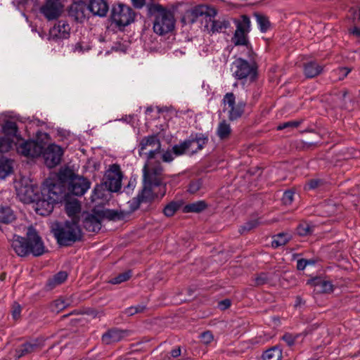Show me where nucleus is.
I'll return each instance as SVG.
<instances>
[{
  "label": "nucleus",
  "mask_w": 360,
  "mask_h": 360,
  "mask_svg": "<svg viewBox=\"0 0 360 360\" xmlns=\"http://www.w3.org/2000/svg\"><path fill=\"white\" fill-rule=\"evenodd\" d=\"M160 148L161 143L156 135L148 136L141 141L139 149V155L147 157V162L143 168V171L155 169V172L162 173L161 164L155 160L160 153Z\"/></svg>",
  "instance_id": "obj_3"
},
{
  "label": "nucleus",
  "mask_w": 360,
  "mask_h": 360,
  "mask_svg": "<svg viewBox=\"0 0 360 360\" xmlns=\"http://www.w3.org/2000/svg\"><path fill=\"white\" fill-rule=\"evenodd\" d=\"M11 148V141L6 137H0V152H8Z\"/></svg>",
  "instance_id": "obj_44"
},
{
  "label": "nucleus",
  "mask_w": 360,
  "mask_h": 360,
  "mask_svg": "<svg viewBox=\"0 0 360 360\" xmlns=\"http://www.w3.org/2000/svg\"><path fill=\"white\" fill-rule=\"evenodd\" d=\"M135 14L128 6L122 4H115L111 10V19L119 27H125L134 20Z\"/></svg>",
  "instance_id": "obj_10"
},
{
  "label": "nucleus",
  "mask_w": 360,
  "mask_h": 360,
  "mask_svg": "<svg viewBox=\"0 0 360 360\" xmlns=\"http://www.w3.org/2000/svg\"><path fill=\"white\" fill-rule=\"evenodd\" d=\"M135 185H136V181L135 180H130L129 181V184H128L127 188H125L127 192H129L130 191L134 190V188L135 187Z\"/></svg>",
  "instance_id": "obj_63"
},
{
  "label": "nucleus",
  "mask_w": 360,
  "mask_h": 360,
  "mask_svg": "<svg viewBox=\"0 0 360 360\" xmlns=\"http://www.w3.org/2000/svg\"><path fill=\"white\" fill-rule=\"evenodd\" d=\"M69 304L70 302L68 300L64 298H59L54 300L50 304V309L54 313H58L65 309Z\"/></svg>",
  "instance_id": "obj_35"
},
{
  "label": "nucleus",
  "mask_w": 360,
  "mask_h": 360,
  "mask_svg": "<svg viewBox=\"0 0 360 360\" xmlns=\"http://www.w3.org/2000/svg\"><path fill=\"white\" fill-rule=\"evenodd\" d=\"M62 8L63 5L60 2L46 1V2L40 8V12L48 20H52L60 16Z\"/></svg>",
  "instance_id": "obj_18"
},
{
  "label": "nucleus",
  "mask_w": 360,
  "mask_h": 360,
  "mask_svg": "<svg viewBox=\"0 0 360 360\" xmlns=\"http://www.w3.org/2000/svg\"><path fill=\"white\" fill-rule=\"evenodd\" d=\"M231 133L230 124L226 120L219 122L217 128V135L220 139H228Z\"/></svg>",
  "instance_id": "obj_28"
},
{
  "label": "nucleus",
  "mask_w": 360,
  "mask_h": 360,
  "mask_svg": "<svg viewBox=\"0 0 360 360\" xmlns=\"http://www.w3.org/2000/svg\"><path fill=\"white\" fill-rule=\"evenodd\" d=\"M143 309V307L140 305H138L136 307H130L126 309L125 313L128 316H133L138 312L142 311Z\"/></svg>",
  "instance_id": "obj_53"
},
{
  "label": "nucleus",
  "mask_w": 360,
  "mask_h": 360,
  "mask_svg": "<svg viewBox=\"0 0 360 360\" xmlns=\"http://www.w3.org/2000/svg\"><path fill=\"white\" fill-rule=\"evenodd\" d=\"M101 217L98 210L94 209L92 214H86L83 224L84 229L89 232H97L101 227Z\"/></svg>",
  "instance_id": "obj_19"
},
{
  "label": "nucleus",
  "mask_w": 360,
  "mask_h": 360,
  "mask_svg": "<svg viewBox=\"0 0 360 360\" xmlns=\"http://www.w3.org/2000/svg\"><path fill=\"white\" fill-rule=\"evenodd\" d=\"M201 185L202 184L200 180L193 181L189 184L188 191L191 193H195L200 190Z\"/></svg>",
  "instance_id": "obj_52"
},
{
  "label": "nucleus",
  "mask_w": 360,
  "mask_h": 360,
  "mask_svg": "<svg viewBox=\"0 0 360 360\" xmlns=\"http://www.w3.org/2000/svg\"><path fill=\"white\" fill-rule=\"evenodd\" d=\"M53 233L60 245L68 246L79 241L82 238V230L78 222L73 219L65 223H56L53 227Z\"/></svg>",
  "instance_id": "obj_4"
},
{
  "label": "nucleus",
  "mask_w": 360,
  "mask_h": 360,
  "mask_svg": "<svg viewBox=\"0 0 360 360\" xmlns=\"http://www.w3.org/2000/svg\"><path fill=\"white\" fill-rule=\"evenodd\" d=\"M290 236L288 233H278L273 237L271 245L273 248L284 245L290 240Z\"/></svg>",
  "instance_id": "obj_36"
},
{
  "label": "nucleus",
  "mask_w": 360,
  "mask_h": 360,
  "mask_svg": "<svg viewBox=\"0 0 360 360\" xmlns=\"http://www.w3.org/2000/svg\"><path fill=\"white\" fill-rule=\"evenodd\" d=\"M70 33V25L64 21H58L49 30V39L58 41L69 38Z\"/></svg>",
  "instance_id": "obj_16"
},
{
  "label": "nucleus",
  "mask_w": 360,
  "mask_h": 360,
  "mask_svg": "<svg viewBox=\"0 0 360 360\" xmlns=\"http://www.w3.org/2000/svg\"><path fill=\"white\" fill-rule=\"evenodd\" d=\"M103 195V188L101 186H97L93 191V193L91 197V201L95 202L98 199L102 198Z\"/></svg>",
  "instance_id": "obj_50"
},
{
  "label": "nucleus",
  "mask_w": 360,
  "mask_h": 360,
  "mask_svg": "<svg viewBox=\"0 0 360 360\" xmlns=\"http://www.w3.org/2000/svg\"><path fill=\"white\" fill-rule=\"evenodd\" d=\"M349 32L354 35H356L357 37L360 36V28L354 27L352 30H349Z\"/></svg>",
  "instance_id": "obj_64"
},
{
  "label": "nucleus",
  "mask_w": 360,
  "mask_h": 360,
  "mask_svg": "<svg viewBox=\"0 0 360 360\" xmlns=\"http://www.w3.org/2000/svg\"><path fill=\"white\" fill-rule=\"evenodd\" d=\"M319 183H320L319 180L312 179L308 182L307 186L309 189H314L319 186Z\"/></svg>",
  "instance_id": "obj_60"
},
{
  "label": "nucleus",
  "mask_w": 360,
  "mask_h": 360,
  "mask_svg": "<svg viewBox=\"0 0 360 360\" xmlns=\"http://www.w3.org/2000/svg\"><path fill=\"white\" fill-rule=\"evenodd\" d=\"M11 247L15 253L20 257H25L29 255V240L23 237L14 235L11 240Z\"/></svg>",
  "instance_id": "obj_20"
},
{
  "label": "nucleus",
  "mask_w": 360,
  "mask_h": 360,
  "mask_svg": "<svg viewBox=\"0 0 360 360\" xmlns=\"http://www.w3.org/2000/svg\"><path fill=\"white\" fill-rule=\"evenodd\" d=\"M257 22L262 32H265L269 27L270 23L269 20L263 15H257Z\"/></svg>",
  "instance_id": "obj_41"
},
{
  "label": "nucleus",
  "mask_w": 360,
  "mask_h": 360,
  "mask_svg": "<svg viewBox=\"0 0 360 360\" xmlns=\"http://www.w3.org/2000/svg\"><path fill=\"white\" fill-rule=\"evenodd\" d=\"M269 280L268 276L264 274H260L255 278V283L258 285H263Z\"/></svg>",
  "instance_id": "obj_55"
},
{
  "label": "nucleus",
  "mask_w": 360,
  "mask_h": 360,
  "mask_svg": "<svg viewBox=\"0 0 360 360\" xmlns=\"http://www.w3.org/2000/svg\"><path fill=\"white\" fill-rule=\"evenodd\" d=\"M3 130L7 134L15 136L18 131V127L15 122L8 121L4 124Z\"/></svg>",
  "instance_id": "obj_40"
},
{
  "label": "nucleus",
  "mask_w": 360,
  "mask_h": 360,
  "mask_svg": "<svg viewBox=\"0 0 360 360\" xmlns=\"http://www.w3.org/2000/svg\"><path fill=\"white\" fill-rule=\"evenodd\" d=\"M350 12L354 20H360V8H353L350 10Z\"/></svg>",
  "instance_id": "obj_56"
},
{
  "label": "nucleus",
  "mask_w": 360,
  "mask_h": 360,
  "mask_svg": "<svg viewBox=\"0 0 360 360\" xmlns=\"http://www.w3.org/2000/svg\"><path fill=\"white\" fill-rule=\"evenodd\" d=\"M258 224L259 221L257 219L249 221L244 226H241L240 232L243 233L246 231H250L251 229L255 228Z\"/></svg>",
  "instance_id": "obj_46"
},
{
  "label": "nucleus",
  "mask_w": 360,
  "mask_h": 360,
  "mask_svg": "<svg viewBox=\"0 0 360 360\" xmlns=\"http://www.w3.org/2000/svg\"><path fill=\"white\" fill-rule=\"evenodd\" d=\"M192 14L195 17L205 16L206 27L212 33L221 32L230 26V22L224 18L213 19L217 14L215 8L207 5H198L192 10Z\"/></svg>",
  "instance_id": "obj_6"
},
{
  "label": "nucleus",
  "mask_w": 360,
  "mask_h": 360,
  "mask_svg": "<svg viewBox=\"0 0 360 360\" xmlns=\"http://www.w3.org/2000/svg\"><path fill=\"white\" fill-rule=\"evenodd\" d=\"M294 193L291 191H286L283 195L282 200L284 204L290 205L293 200Z\"/></svg>",
  "instance_id": "obj_51"
},
{
  "label": "nucleus",
  "mask_w": 360,
  "mask_h": 360,
  "mask_svg": "<svg viewBox=\"0 0 360 360\" xmlns=\"http://www.w3.org/2000/svg\"><path fill=\"white\" fill-rule=\"evenodd\" d=\"M131 276V274L130 271L123 272V273L119 274L118 276H115V278H113L110 281V283L112 284L121 283L122 282H124V281L129 280Z\"/></svg>",
  "instance_id": "obj_42"
},
{
  "label": "nucleus",
  "mask_w": 360,
  "mask_h": 360,
  "mask_svg": "<svg viewBox=\"0 0 360 360\" xmlns=\"http://www.w3.org/2000/svg\"><path fill=\"white\" fill-rule=\"evenodd\" d=\"M206 208V203L203 200L196 201L193 203L188 204L184 207L183 212L184 213L189 212H200Z\"/></svg>",
  "instance_id": "obj_31"
},
{
  "label": "nucleus",
  "mask_w": 360,
  "mask_h": 360,
  "mask_svg": "<svg viewBox=\"0 0 360 360\" xmlns=\"http://www.w3.org/2000/svg\"><path fill=\"white\" fill-rule=\"evenodd\" d=\"M80 210L81 206L77 199H72L71 200H66L65 210L68 216L75 217L80 212Z\"/></svg>",
  "instance_id": "obj_30"
},
{
  "label": "nucleus",
  "mask_w": 360,
  "mask_h": 360,
  "mask_svg": "<svg viewBox=\"0 0 360 360\" xmlns=\"http://www.w3.org/2000/svg\"><path fill=\"white\" fill-rule=\"evenodd\" d=\"M192 142L189 140H185L179 144L175 145L172 148L173 153L175 155H181L186 153H191V147Z\"/></svg>",
  "instance_id": "obj_33"
},
{
  "label": "nucleus",
  "mask_w": 360,
  "mask_h": 360,
  "mask_svg": "<svg viewBox=\"0 0 360 360\" xmlns=\"http://www.w3.org/2000/svg\"><path fill=\"white\" fill-rule=\"evenodd\" d=\"M231 70L233 75L238 79L250 78L254 80L257 75L255 65L240 58L233 62Z\"/></svg>",
  "instance_id": "obj_11"
},
{
  "label": "nucleus",
  "mask_w": 360,
  "mask_h": 360,
  "mask_svg": "<svg viewBox=\"0 0 360 360\" xmlns=\"http://www.w3.org/2000/svg\"><path fill=\"white\" fill-rule=\"evenodd\" d=\"M250 31V20L247 15H243L240 20L236 21V30L232 37L236 46H243L250 53L251 49L248 46L247 34Z\"/></svg>",
  "instance_id": "obj_9"
},
{
  "label": "nucleus",
  "mask_w": 360,
  "mask_h": 360,
  "mask_svg": "<svg viewBox=\"0 0 360 360\" xmlns=\"http://www.w3.org/2000/svg\"><path fill=\"white\" fill-rule=\"evenodd\" d=\"M38 186L29 179H23L16 186L17 195L25 203L34 202L39 193Z\"/></svg>",
  "instance_id": "obj_12"
},
{
  "label": "nucleus",
  "mask_w": 360,
  "mask_h": 360,
  "mask_svg": "<svg viewBox=\"0 0 360 360\" xmlns=\"http://www.w3.org/2000/svg\"><path fill=\"white\" fill-rule=\"evenodd\" d=\"M42 198L36 200L34 208L41 216H47L52 212L54 205L64 198L63 186L56 184L53 179H46L41 190Z\"/></svg>",
  "instance_id": "obj_1"
},
{
  "label": "nucleus",
  "mask_w": 360,
  "mask_h": 360,
  "mask_svg": "<svg viewBox=\"0 0 360 360\" xmlns=\"http://www.w3.org/2000/svg\"><path fill=\"white\" fill-rule=\"evenodd\" d=\"M182 203L181 202H171L164 208V214L167 217H172L181 207Z\"/></svg>",
  "instance_id": "obj_39"
},
{
  "label": "nucleus",
  "mask_w": 360,
  "mask_h": 360,
  "mask_svg": "<svg viewBox=\"0 0 360 360\" xmlns=\"http://www.w3.org/2000/svg\"><path fill=\"white\" fill-rule=\"evenodd\" d=\"M101 219H107L109 220H115L120 219V215L117 212L108 210V209H101L98 210Z\"/></svg>",
  "instance_id": "obj_38"
},
{
  "label": "nucleus",
  "mask_w": 360,
  "mask_h": 360,
  "mask_svg": "<svg viewBox=\"0 0 360 360\" xmlns=\"http://www.w3.org/2000/svg\"><path fill=\"white\" fill-rule=\"evenodd\" d=\"M313 283L319 292L328 293L333 291V285L330 281L316 278L313 281Z\"/></svg>",
  "instance_id": "obj_27"
},
{
  "label": "nucleus",
  "mask_w": 360,
  "mask_h": 360,
  "mask_svg": "<svg viewBox=\"0 0 360 360\" xmlns=\"http://www.w3.org/2000/svg\"><path fill=\"white\" fill-rule=\"evenodd\" d=\"M12 172L11 162L5 158H0V179H4Z\"/></svg>",
  "instance_id": "obj_32"
},
{
  "label": "nucleus",
  "mask_w": 360,
  "mask_h": 360,
  "mask_svg": "<svg viewBox=\"0 0 360 360\" xmlns=\"http://www.w3.org/2000/svg\"><path fill=\"white\" fill-rule=\"evenodd\" d=\"M133 6L137 8H141L146 4V0H131Z\"/></svg>",
  "instance_id": "obj_59"
},
{
  "label": "nucleus",
  "mask_w": 360,
  "mask_h": 360,
  "mask_svg": "<svg viewBox=\"0 0 360 360\" xmlns=\"http://www.w3.org/2000/svg\"><path fill=\"white\" fill-rule=\"evenodd\" d=\"M54 181L56 184H61L64 191L67 186L69 193L77 196L83 195L90 188L88 180L75 175L71 170L60 172L58 179H54Z\"/></svg>",
  "instance_id": "obj_5"
},
{
  "label": "nucleus",
  "mask_w": 360,
  "mask_h": 360,
  "mask_svg": "<svg viewBox=\"0 0 360 360\" xmlns=\"http://www.w3.org/2000/svg\"><path fill=\"white\" fill-rule=\"evenodd\" d=\"M27 240H29V254L34 256H40L45 252V247L41 238L39 236L36 231L30 227L27 233Z\"/></svg>",
  "instance_id": "obj_15"
},
{
  "label": "nucleus",
  "mask_w": 360,
  "mask_h": 360,
  "mask_svg": "<svg viewBox=\"0 0 360 360\" xmlns=\"http://www.w3.org/2000/svg\"><path fill=\"white\" fill-rule=\"evenodd\" d=\"M129 335V332L117 328L109 330L102 336V341L106 345H110L122 340Z\"/></svg>",
  "instance_id": "obj_21"
},
{
  "label": "nucleus",
  "mask_w": 360,
  "mask_h": 360,
  "mask_svg": "<svg viewBox=\"0 0 360 360\" xmlns=\"http://www.w3.org/2000/svg\"><path fill=\"white\" fill-rule=\"evenodd\" d=\"M219 307L221 309H226L227 308H229L231 305V302L230 300H224L223 301H221L219 303Z\"/></svg>",
  "instance_id": "obj_62"
},
{
  "label": "nucleus",
  "mask_w": 360,
  "mask_h": 360,
  "mask_svg": "<svg viewBox=\"0 0 360 360\" xmlns=\"http://www.w3.org/2000/svg\"><path fill=\"white\" fill-rule=\"evenodd\" d=\"M21 312V307L19 304H15L12 311V315L14 319H18Z\"/></svg>",
  "instance_id": "obj_57"
},
{
  "label": "nucleus",
  "mask_w": 360,
  "mask_h": 360,
  "mask_svg": "<svg viewBox=\"0 0 360 360\" xmlns=\"http://www.w3.org/2000/svg\"><path fill=\"white\" fill-rule=\"evenodd\" d=\"M350 71L351 70L348 68H339L332 72L331 77L333 80H342L347 76Z\"/></svg>",
  "instance_id": "obj_37"
},
{
  "label": "nucleus",
  "mask_w": 360,
  "mask_h": 360,
  "mask_svg": "<svg viewBox=\"0 0 360 360\" xmlns=\"http://www.w3.org/2000/svg\"><path fill=\"white\" fill-rule=\"evenodd\" d=\"M307 266V259H301L297 262V268L298 270H304Z\"/></svg>",
  "instance_id": "obj_58"
},
{
  "label": "nucleus",
  "mask_w": 360,
  "mask_h": 360,
  "mask_svg": "<svg viewBox=\"0 0 360 360\" xmlns=\"http://www.w3.org/2000/svg\"><path fill=\"white\" fill-rule=\"evenodd\" d=\"M192 142L191 153L193 154L201 150L208 142V136L203 134H196L194 137L188 139Z\"/></svg>",
  "instance_id": "obj_24"
},
{
  "label": "nucleus",
  "mask_w": 360,
  "mask_h": 360,
  "mask_svg": "<svg viewBox=\"0 0 360 360\" xmlns=\"http://www.w3.org/2000/svg\"><path fill=\"white\" fill-rule=\"evenodd\" d=\"M67 278L68 274L65 271H60L48 281L46 286L51 290L65 282Z\"/></svg>",
  "instance_id": "obj_26"
},
{
  "label": "nucleus",
  "mask_w": 360,
  "mask_h": 360,
  "mask_svg": "<svg viewBox=\"0 0 360 360\" xmlns=\"http://www.w3.org/2000/svg\"><path fill=\"white\" fill-rule=\"evenodd\" d=\"M282 350L278 347H273L266 350L262 354L263 360H281Z\"/></svg>",
  "instance_id": "obj_29"
},
{
  "label": "nucleus",
  "mask_w": 360,
  "mask_h": 360,
  "mask_svg": "<svg viewBox=\"0 0 360 360\" xmlns=\"http://www.w3.org/2000/svg\"><path fill=\"white\" fill-rule=\"evenodd\" d=\"M105 186L112 192L118 191L122 187V173L119 165L113 164L106 171Z\"/></svg>",
  "instance_id": "obj_13"
},
{
  "label": "nucleus",
  "mask_w": 360,
  "mask_h": 360,
  "mask_svg": "<svg viewBox=\"0 0 360 360\" xmlns=\"http://www.w3.org/2000/svg\"><path fill=\"white\" fill-rule=\"evenodd\" d=\"M200 340L205 345H209L214 340V336L210 331H205L200 334Z\"/></svg>",
  "instance_id": "obj_45"
},
{
  "label": "nucleus",
  "mask_w": 360,
  "mask_h": 360,
  "mask_svg": "<svg viewBox=\"0 0 360 360\" xmlns=\"http://www.w3.org/2000/svg\"><path fill=\"white\" fill-rule=\"evenodd\" d=\"M153 31L158 35H164L173 31L175 19L172 12L160 5L154 8Z\"/></svg>",
  "instance_id": "obj_7"
},
{
  "label": "nucleus",
  "mask_w": 360,
  "mask_h": 360,
  "mask_svg": "<svg viewBox=\"0 0 360 360\" xmlns=\"http://www.w3.org/2000/svg\"><path fill=\"white\" fill-rule=\"evenodd\" d=\"M311 231V226L307 224H300L297 227V233L300 236H307L309 234Z\"/></svg>",
  "instance_id": "obj_48"
},
{
  "label": "nucleus",
  "mask_w": 360,
  "mask_h": 360,
  "mask_svg": "<svg viewBox=\"0 0 360 360\" xmlns=\"http://www.w3.org/2000/svg\"><path fill=\"white\" fill-rule=\"evenodd\" d=\"M90 49V46L86 43L84 41L77 42L75 45L72 46V51L75 53H83L85 51H87Z\"/></svg>",
  "instance_id": "obj_43"
},
{
  "label": "nucleus",
  "mask_w": 360,
  "mask_h": 360,
  "mask_svg": "<svg viewBox=\"0 0 360 360\" xmlns=\"http://www.w3.org/2000/svg\"><path fill=\"white\" fill-rule=\"evenodd\" d=\"M89 10L94 15L104 17L108 11V4L105 0H89Z\"/></svg>",
  "instance_id": "obj_22"
},
{
  "label": "nucleus",
  "mask_w": 360,
  "mask_h": 360,
  "mask_svg": "<svg viewBox=\"0 0 360 360\" xmlns=\"http://www.w3.org/2000/svg\"><path fill=\"white\" fill-rule=\"evenodd\" d=\"M223 110L227 113L231 121L240 118L245 110L246 102L243 100L236 101V97L233 93H226L222 100Z\"/></svg>",
  "instance_id": "obj_8"
},
{
  "label": "nucleus",
  "mask_w": 360,
  "mask_h": 360,
  "mask_svg": "<svg viewBox=\"0 0 360 360\" xmlns=\"http://www.w3.org/2000/svg\"><path fill=\"white\" fill-rule=\"evenodd\" d=\"M15 219L13 211L8 207H0V222L1 223H9Z\"/></svg>",
  "instance_id": "obj_34"
},
{
  "label": "nucleus",
  "mask_w": 360,
  "mask_h": 360,
  "mask_svg": "<svg viewBox=\"0 0 360 360\" xmlns=\"http://www.w3.org/2000/svg\"><path fill=\"white\" fill-rule=\"evenodd\" d=\"M46 165L52 168L58 165L63 154L62 148L56 144H50L42 153Z\"/></svg>",
  "instance_id": "obj_14"
},
{
  "label": "nucleus",
  "mask_w": 360,
  "mask_h": 360,
  "mask_svg": "<svg viewBox=\"0 0 360 360\" xmlns=\"http://www.w3.org/2000/svg\"><path fill=\"white\" fill-rule=\"evenodd\" d=\"M155 169H147L143 173V188L131 203H134V210L137 209L143 202H148L159 196L162 198L166 192L165 185L161 181L162 173L155 172Z\"/></svg>",
  "instance_id": "obj_2"
},
{
  "label": "nucleus",
  "mask_w": 360,
  "mask_h": 360,
  "mask_svg": "<svg viewBox=\"0 0 360 360\" xmlns=\"http://www.w3.org/2000/svg\"><path fill=\"white\" fill-rule=\"evenodd\" d=\"M300 336V335H292L291 333H285L282 339L287 343L288 346H292L295 344V340Z\"/></svg>",
  "instance_id": "obj_49"
},
{
  "label": "nucleus",
  "mask_w": 360,
  "mask_h": 360,
  "mask_svg": "<svg viewBox=\"0 0 360 360\" xmlns=\"http://www.w3.org/2000/svg\"><path fill=\"white\" fill-rule=\"evenodd\" d=\"M300 123L301 122L300 121H289L278 125L277 127V129L282 130L286 128H297L300 124Z\"/></svg>",
  "instance_id": "obj_47"
},
{
  "label": "nucleus",
  "mask_w": 360,
  "mask_h": 360,
  "mask_svg": "<svg viewBox=\"0 0 360 360\" xmlns=\"http://www.w3.org/2000/svg\"><path fill=\"white\" fill-rule=\"evenodd\" d=\"M323 69V66L316 62L311 61L304 64V73L307 77L312 78L321 74Z\"/></svg>",
  "instance_id": "obj_25"
},
{
  "label": "nucleus",
  "mask_w": 360,
  "mask_h": 360,
  "mask_svg": "<svg viewBox=\"0 0 360 360\" xmlns=\"http://www.w3.org/2000/svg\"><path fill=\"white\" fill-rule=\"evenodd\" d=\"M170 355L174 358L179 356L181 355V348L179 347L174 348L170 352Z\"/></svg>",
  "instance_id": "obj_61"
},
{
  "label": "nucleus",
  "mask_w": 360,
  "mask_h": 360,
  "mask_svg": "<svg viewBox=\"0 0 360 360\" xmlns=\"http://www.w3.org/2000/svg\"><path fill=\"white\" fill-rule=\"evenodd\" d=\"M42 347V345L37 340L26 342L15 349V356L19 359L27 354L35 352Z\"/></svg>",
  "instance_id": "obj_23"
},
{
  "label": "nucleus",
  "mask_w": 360,
  "mask_h": 360,
  "mask_svg": "<svg viewBox=\"0 0 360 360\" xmlns=\"http://www.w3.org/2000/svg\"><path fill=\"white\" fill-rule=\"evenodd\" d=\"M174 155L173 150H167L161 155V158L163 162H170L174 158Z\"/></svg>",
  "instance_id": "obj_54"
},
{
  "label": "nucleus",
  "mask_w": 360,
  "mask_h": 360,
  "mask_svg": "<svg viewBox=\"0 0 360 360\" xmlns=\"http://www.w3.org/2000/svg\"><path fill=\"white\" fill-rule=\"evenodd\" d=\"M44 149V146L41 143L35 141H27L19 145L18 150L19 153L27 157H38Z\"/></svg>",
  "instance_id": "obj_17"
}]
</instances>
